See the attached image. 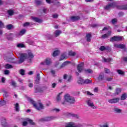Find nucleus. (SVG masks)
Returning <instances> with one entry per match:
<instances>
[{"instance_id":"obj_1","label":"nucleus","mask_w":127,"mask_h":127,"mask_svg":"<svg viewBox=\"0 0 127 127\" xmlns=\"http://www.w3.org/2000/svg\"><path fill=\"white\" fill-rule=\"evenodd\" d=\"M19 56L18 64H21V63H23V62H24V60L26 59L31 60L34 57L33 54H32L31 51H28L27 53L19 54Z\"/></svg>"},{"instance_id":"obj_2","label":"nucleus","mask_w":127,"mask_h":127,"mask_svg":"<svg viewBox=\"0 0 127 127\" xmlns=\"http://www.w3.org/2000/svg\"><path fill=\"white\" fill-rule=\"evenodd\" d=\"M66 102L69 104H75L76 103V100L75 98L70 96L69 94H66L64 96V101L62 103V105H66Z\"/></svg>"},{"instance_id":"obj_3","label":"nucleus","mask_w":127,"mask_h":127,"mask_svg":"<svg viewBox=\"0 0 127 127\" xmlns=\"http://www.w3.org/2000/svg\"><path fill=\"white\" fill-rule=\"evenodd\" d=\"M27 100L28 102H30L31 104H32L33 105V107L36 109V110H38V111H39V110H41L43 109L44 106L43 105H42L41 103H39L38 104H35V101H33L32 99L28 97Z\"/></svg>"},{"instance_id":"obj_4","label":"nucleus","mask_w":127,"mask_h":127,"mask_svg":"<svg viewBox=\"0 0 127 127\" xmlns=\"http://www.w3.org/2000/svg\"><path fill=\"white\" fill-rule=\"evenodd\" d=\"M87 104L88 105V107H90V108H91V109H93L94 110L97 109V106H95L94 102H93V101H92L91 99H88L87 100Z\"/></svg>"},{"instance_id":"obj_5","label":"nucleus","mask_w":127,"mask_h":127,"mask_svg":"<svg viewBox=\"0 0 127 127\" xmlns=\"http://www.w3.org/2000/svg\"><path fill=\"white\" fill-rule=\"evenodd\" d=\"M123 37L122 36H114L111 38V41H120L123 40Z\"/></svg>"},{"instance_id":"obj_6","label":"nucleus","mask_w":127,"mask_h":127,"mask_svg":"<svg viewBox=\"0 0 127 127\" xmlns=\"http://www.w3.org/2000/svg\"><path fill=\"white\" fill-rule=\"evenodd\" d=\"M41 65H50L51 64V59H46L44 62L41 63Z\"/></svg>"},{"instance_id":"obj_7","label":"nucleus","mask_w":127,"mask_h":127,"mask_svg":"<svg viewBox=\"0 0 127 127\" xmlns=\"http://www.w3.org/2000/svg\"><path fill=\"white\" fill-rule=\"evenodd\" d=\"M119 101H120V98H119L108 100V102L110 104H116V103H118Z\"/></svg>"},{"instance_id":"obj_8","label":"nucleus","mask_w":127,"mask_h":127,"mask_svg":"<svg viewBox=\"0 0 127 127\" xmlns=\"http://www.w3.org/2000/svg\"><path fill=\"white\" fill-rule=\"evenodd\" d=\"M53 120V117H45L40 120L41 122H49Z\"/></svg>"},{"instance_id":"obj_9","label":"nucleus","mask_w":127,"mask_h":127,"mask_svg":"<svg viewBox=\"0 0 127 127\" xmlns=\"http://www.w3.org/2000/svg\"><path fill=\"white\" fill-rule=\"evenodd\" d=\"M84 66V64L81 63L78 64L77 65V70L79 73H81L83 71V67Z\"/></svg>"},{"instance_id":"obj_10","label":"nucleus","mask_w":127,"mask_h":127,"mask_svg":"<svg viewBox=\"0 0 127 127\" xmlns=\"http://www.w3.org/2000/svg\"><path fill=\"white\" fill-rule=\"evenodd\" d=\"M114 46L116 48H121V49H125V48H126V45H125L124 44H114Z\"/></svg>"},{"instance_id":"obj_11","label":"nucleus","mask_w":127,"mask_h":127,"mask_svg":"<svg viewBox=\"0 0 127 127\" xmlns=\"http://www.w3.org/2000/svg\"><path fill=\"white\" fill-rule=\"evenodd\" d=\"M25 32H26V30L25 29L21 30L19 33L17 34V37H20V36H22V35L25 34Z\"/></svg>"},{"instance_id":"obj_12","label":"nucleus","mask_w":127,"mask_h":127,"mask_svg":"<svg viewBox=\"0 0 127 127\" xmlns=\"http://www.w3.org/2000/svg\"><path fill=\"white\" fill-rule=\"evenodd\" d=\"M115 5H116V3H111L105 7V9H110L111 7H115Z\"/></svg>"},{"instance_id":"obj_13","label":"nucleus","mask_w":127,"mask_h":127,"mask_svg":"<svg viewBox=\"0 0 127 127\" xmlns=\"http://www.w3.org/2000/svg\"><path fill=\"white\" fill-rule=\"evenodd\" d=\"M66 127H77V126L73 122H70L66 124L65 126Z\"/></svg>"},{"instance_id":"obj_14","label":"nucleus","mask_w":127,"mask_h":127,"mask_svg":"<svg viewBox=\"0 0 127 127\" xmlns=\"http://www.w3.org/2000/svg\"><path fill=\"white\" fill-rule=\"evenodd\" d=\"M32 19H33V20H34V21H36V22H38V23H41V22H42V20L37 17H32Z\"/></svg>"},{"instance_id":"obj_15","label":"nucleus","mask_w":127,"mask_h":127,"mask_svg":"<svg viewBox=\"0 0 127 127\" xmlns=\"http://www.w3.org/2000/svg\"><path fill=\"white\" fill-rule=\"evenodd\" d=\"M64 59H67V56H66L65 53L62 54L60 59V61H62V60H64Z\"/></svg>"},{"instance_id":"obj_16","label":"nucleus","mask_w":127,"mask_h":127,"mask_svg":"<svg viewBox=\"0 0 127 127\" xmlns=\"http://www.w3.org/2000/svg\"><path fill=\"white\" fill-rule=\"evenodd\" d=\"M68 64H71V62L66 61L62 64L61 68H64V67L67 66Z\"/></svg>"},{"instance_id":"obj_17","label":"nucleus","mask_w":127,"mask_h":127,"mask_svg":"<svg viewBox=\"0 0 127 127\" xmlns=\"http://www.w3.org/2000/svg\"><path fill=\"white\" fill-rule=\"evenodd\" d=\"M72 21H76V20H79L80 19V17L79 16H72L70 18Z\"/></svg>"},{"instance_id":"obj_18","label":"nucleus","mask_w":127,"mask_h":127,"mask_svg":"<svg viewBox=\"0 0 127 127\" xmlns=\"http://www.w3.org/2000/svg\"><path fill=\"white\" fill-rule=\"evenodd\" d=\"M2 93H3V97H4L5 98H6V97H8V93H7V91H6L4 89H2L1 90Z\"/></svg>"},{"instance_id":"obj_19","label":"nucleus","mask_w":127,"mask_h":127,"mask_svg":"<svg viewBox=\"0 0 127 127\" xmlns=\"http://www.w3.org/2000/svg\"><path fill=\"white\" fill-rule=\"evenodd\" d=\"M101 51H104V50H110L109 47L101 46L100 48Z\"/></svg>"},{"instance_id":"obj_20","label":"nucleus","mask_w":127,"mask_h":127,"mask_svg":"<svg viewBox=\"0 0 127 127\" xmlns=\"http://www.w3.org/2000/svg\"><path fill=\"white\" fill-rule=\"evenodd\" d=\"M111 31H108V32L107 34H105L102 35V38H107V37H109L111 35Z\"/></svg>"},{"instance_id":"obj_21","label":"nucleus","mask_w":127,"mask_h":127,"mask_svg":"<svg viewBox=\"0 0 127 127\" xmlns=\"http://www.w3.org/2000/svg\"><path fill=\"white\" fill-rule=\"evenodd\" d=\"M62 33V32L60 30H56L55 31L54 34L56 37H57V36H59Z\"/></svg>"},{"instance_id":"obj_22","label":"nucleus","mask_w":127,"mask_h":127,"mask_svg":"<svg viewBox=\"0 0 127 127\" xmlns=\"http://www.w3.org/2000/svg\"><path fill=\"white\" fill-rule=\"evenodd\" d=\"M103 60L104 61V62H111L112 61H113V59L112 58H108V59H106L104 57H103Z\"/></svg>"},{"instance_id":"obj_23","label":"nucleus","mask_w":127,"mask_h":127,"mask_svg":"<svg viewBox=\"0 0 127 127\" xmlns=\"http://www.w3.org/2000/svg\"><path fill=\"white\" fill-rule=\"evenodd\" d=\"M60 53V51L59 50H56L54 52L53 54V57H56Z\"/></svg>"},{"instance_id":"obj_24","label":"nucleus","mask_w":127,"mask_h":127,"mask_svg":"<svg viewBox=\"0 0 127 127\" xmlns=\"http://www.w3.org/2000/svg\"><path fill=\"white\" fill-rule=\"evenodd\" d=\"M117 72L119 75H121V76H125V71L121 69L117 70Z\"/></svg>"},{"instance_id":"obj_25","label":"nucleus","mask_w":127,"mask_h":127,"mask_svg":"<svg viewBox=\"0 0 127 127\" xmlns=\"http://www.w3.org/2000/svg\"><path fill=\"white\" fill-rule=\"evenodd\" d=\"M127 98V94L124 93L121 96V100H122V101H124V100H126Z\"/></svg>"},{"instance_id":"obj_26","label":"nucleus","mask_w":127,"mask_h":127,"mask_svg":"<svg viewBox=\"0 0 127 127\" xmlns=\"http://www.w3.org/2000/svg\"><path fill=\"white\" fill-rule=\"evenodd\" d=\"M77 83H78V84H80L81 85L84 84V79H82L81 77H79L78 78Z\"/></svg>"},{"instance_id":"obj_27","label":"nucleus","mask_w":127,"mask_h":127,"mask_svg":"<svg viewBox=\"0 0 127 127\" xmlns=\"http://www.w3.org/2000/svg\"><path fill=\"white\" fill-rule=\"evenodd\" d=\"M91 36H92V35L90 33L87 34L86 35L87 41H88V42H90V41H91Z\"/></svg>"},{"instance_id":"obj_28","label":"nucleus","mask_w":127,"mask_h":127,"mask_svg":"<svg viewBox=\"0 0 127 127\" xmlns=\"http://www.w3.org/2000/svg\"><path fill=\"white\" fill-rule=\"evenodd\" d=\"M118 8H119V9H127V5L119 6Z\"/></svg>"},{"instance_id":"obj_29","label":"nucleus","mask_w":127,"mask_h":127,"mask_svg":"<svg viewBox=\"0 0 127 127\" xmlns=\"http://www.w3.org/2000/svg\"><path fill=\"white\" fill-rule=\"evenodd\" d=\"M15 109L16 112H19V105L18 103H16L15 104Z\"/></svg>"},{"instance_id":"obj_30","label":"nucleus","mask_w":127,"mask_h":127,"mask_svg":"<svg viewBox=\"0 0 127 127\" xmlns=\"http://www.w3.org/2000/svg\"><path fill=\"white\" fill-rule=\"evenodd\" d=\"M68 55L69 56H75L76 55V53L73 52L72 51H70L68 52Z\"/></svg>"},{"instance_id":"obj_31","label":"nucleus","mask_w":127,"mask_h":127,"mask_svg":"<svg viewBox=\"0 0 127 127\" xmlns=\"http://www.w3.org/2000/svg\"><path fill=\"white\" fill-rule=\"evenodd\" d=\"M99 81H102V80L104 79V74H100L98 78Z\"/></svg>"},{"instance_id":"obj_32","label":"nucleus","mask_w":127,"mask_h":127,"mask_svg":"<svg viewBox=\"0 0 127 127\" xmlns=\"http://www.w3.org/2000/svg\"><path fill=\"white\" fill-rule=\"evenodd\" d=\"M39 80H40V75L39 74V73H38L37 74V77H36V79L35 80V82L38 83V82H39Z\"/></svg>"},{"instance_id":"obj_33","label":"nucleus","mask_w":127,"mask_h":127,"mask_svg":"<svg viewBox=\"0 0 127 127\" xmlns=\"http://www.w3.org/2000/svg\"><path fill=\"white\" fill-rule=\"evenodd\" d=\"M122 92V89H121V88H117L116 89V92H115V95H119V94H120V93H121Z\"/></svg>"},{"instance_id":"obj_34","label":"nucleus","mask_w":127,"mask_h":127,"mask_svg":"<svg viewBox=\"0 0 127 127\" xmlns=\"http://www.w3.org/2000/svg\"><path fill=\"white\" fill-rule=\"evenodd\" d=\"M5 68L6 69H11V68H12V65L9 64H6L5 65Z\"/></svg>"},{"instance_id":"obj_35","label":"nucleus","mask_w":127,"mask_h":127,"mask_svg":"<svg viewBox=\"0 0 127 127\" xmlns=\"http://www.w3.org/2000/svg\"><path fill=\"white\" fill-rule=\"evenodd\" d=\"M92 83V80H90L88 79H85L84 80V84H90Z\"/></svg>"},{"instance_id":"obj_36","label":"nucleus","mask_w":127,"mask_h":127,"mask_svg":"<svg viewBox=\"0 0 127 127\" xmlns=\"http://www.w3.org/2000/svg\"><path fill=\"white\" fill-rule=\"evenodd\" d=\"M86 73H88V74H92L93 73V70L91 69H87L85 70Z\"/></svg>"},{"instance_id":"obj_37","label":"nucleus","mask_w":127,"mask_h":127,"mask_svg":"<svg viewBox=\"0 0 127 127\" xmlns=\"http://www.w3.org/2000/svg\"><path fill=\"white\" fill-rule=\"evenodd\" d=\"M17 47L18 48H23L24 47V44H18L17 45Z\"/></svg>"},{"instance_id":"obj_38","label":"nucleus","mask_w":127,"mask_h":127,"mask_svg":"<svg viewBox=\"0 0 127 127\" xmlns=\"http://www.w3.org/2000/svg\"><path fill=\"white\" fill-rule=\"evenodd\" d=\"M26 121H27V122H29V124H30V125H32V126H33V125H34V123H33V121L31 120H29V119L27 118L26 119Z\"/></svg>"},{"instance_id":"obj_39","label":"nucleus","mask_w":127,"mask_h":127,"mask_svg":"<svg viewBox=\"0 0 127 127\" xmlns=\"http://www.w3.org/2000/svg\"><path fill=\"white\" fill-rule=\"evenodd\" d=\"M6 103H5V101H0V107L1 106H4V105H5Z\"/></svg>"},{"instance_id":"obj_40","label":"nucleus","mask_w":127,"mask_h":127,"mask_svg":"<svg viewBox=\"0 0 127 127\" xmlns=\"http://www.w3.org/2000/svg\"><path fill=\"white\" fill-rule=\"evenodd\" d=\"M35 2L37 5H39V4H41L42 1H41V0H37L35 1Z\"/></svg>"},{"instance_id":"obj_41","label":"nucleus","mask_w":127,"mask_h":127,"mask_svg":"<svg viewBox=\"0 0 127 127\" xmlns=\"http://www.w3.org/2000/svg\"><path fill=\"white\" fill-rule=\"evenodd\" d=\"M8 14L9 15H13V10H9L8 11Z\"/></svg>"},{"instance_id":"obj_42","label":"nucleus","mask_w":127,"mask_h":127,"mask_svg":"<svg viewBox=\"0 0 127 127\" xmlns=\"http://www.w3.org/2000/svg\"><path fill=\"white\" fill-rule=\"evenodd\" d=\"M115 111L116 112V113H122V110L119 108H116L115 109Z\"/></svg>"},{"instance_id":"obj_43","label":"nucleus","mask_w":127,"mask_h":127,"mask_svg":"<svg viewBox=\"0 0 127 127\" xmlns=\"http://www.w3.org/2000/svg\"><path fill=\"white\" fill-rule=\"evenodd\" d=\"M61 93H60L57 97V100L58 101V102H59V101H61V97L60 96V95H61Z\"/></svg>"},{"instance_id":"obj_44","label":"nucleus","mask_w":127,"mask_h":127,"mask_svg":"<svg viewBox=\"0 0 127 127\" xmlns=\"http://www.w3.org/2000/svg\"><path fill=\"white\" fill-rule=\"evenodd\" d=\"M19 73L21 75H22V76H23V75H24V70L23 69H21L19 71Z\"/></svg>"},{"instance_id":"obj_45","label":"nucleus","mask_w":127,"mask_h":127,"mask_svg":"<svg viewBox=\"0 0 127 127\" xmlns=\"http://www.w3.org/2000/svg\"><path fill=\"white\" fill-rule=\"evenodd\" d=\"M7 29H11L12 28V25L11 24H9L6 26Z\"/></svg>"},{"instance_id":"obj_46","label":"nucleus","mask_w":127,"mask_h":127,"mask_svg":"<svg viewBox=\"0 0 127 127\" xmlns=\"http://www.w3.org/2000/svg\"><path fill=\"white\" fill-rule=\"evenodd\" d=\"M11 85L13 87H16V83L14 81H11Z\"/></svg>"},{"instance_id":"obj_47","label":"nucleus","mask_w":127,"mask_h":127,"mask_svg":"<svg viewBox=\"0 0 127 127\" xmlns=\"http://www.w3.org/2000/svg\"><path fill=\"white\" fill-rule=\"evenodd\" d=\"M110 29V27H105L103 29V31H108Z\"/></svg>"},{"instance_id":"obj_48","label":"nucleus","mask_w":127,"mask_h":127,"mask_svg":"<svg viewBox=\"0 0 127 127\" xmlns=\"http://www.w3.org/2000/svg\"><path fill=\"white\" fill-rule=\"evenodd\" d=\"M105 72L107 73V74H109V73L111 72V70H110L109 68H105Z\"/></svg>"},{"instance_id":"obj_49","label":"nucleus","mask_w":127,"mask_h":127,"mask_svg":"<svg viewBox=\"0 0 127 127\" xmlns=\"http://www.w3.org/2000/svg\"><path fill=\"white\" fill-rule=\"evenodd\" d=\"M4 73L5 74V75H8L9 74V70H5L4 71Z\"/></svg>"},{"instance_id":"obj_50","label":"nucleus","mask_w":127,"mask_h":127,"mask_svg":"<svg viewBox=\"0 0 127 127\" xmlns=\"http://www.w3.org/2000/svg\"><path fill=\"white\" fill-rule=\"evenodd\" d=\"M113 80V78L110 77V78H106V81H108V82H110Z\"/></svg>"},{"instance_id":"obj_51","label":"nucleus","mask_w":127,"mask_h":127,"mask_svg":"<svg viewBox=\"0 0 127 127\" xmlns=\"http://www.w3.org/2000/svg\"><path fill=\"white\" fill-rule=\"evenodd\" d=\"M12 35V34H11L9 36V37L8 36L7 37L8 40H11V39H12V36H11Z\"/></svg>"},{"instance_id":"obj_52","label":"nucleus","mask_w":127,"mask_h":127,"mask_svg":"<svg viewBox=\"0 0 127 127\" xmlns=\"http://www.w3.org/2000/svg\"><path fill=\"white\" fill-rule=\"evenodd\" d=\"M117 19H116V18L113 19H112V23H113V24H115V23H116V22H117Z\"/></svg>"},{"instance_id":"obj_53","label":"nucleus","mask_w":127,"mask_h":127,"mask_svg":"<svg viewBox=\"0 0 127 127\" xmlns=\"http://www.w3.org/2000/svg\"><path fill=\"white\" fill-rule=\"evenodd\" d=\"M101 127H109V124L107 123L106 124L101 125Z\"/></svg>"},{"instance_id":"obj_54","label":"nucleus","mask_w":127,"mask_h":127,"mask_svg":"<svg viewBox=\"0 0 127 127\" xmlns=\"http://www.w3.org/2000/svg\"><path fill=\"white\" fill-rule=\"evenodd\" d=\"M1 123L2 125V126H3V124H6V122H5V119H3L1 121Z\"/></svg>"},{"instance_id":"obj_55","label":"nucleus","mask_w":127,"mask_h":127,"mask_svg":"<svg viewBox=\"0 0 127 127\" xmlns=\"http://www.w3.org/2000/svg\"><path fill=\"white\" fill-rule=\"evenodd\" d=\"M29 25V22H26L23 24V26H28Z\"/></svg>"},{"instance_id":"obj_56","label":"nucleus","mask_w":127,"mask_h":127,"mask_svg":"<svg viewBox=\"0 0 127 127\" xmlns=\"http://www.w3.org/2000/svg\"><path fill=\"white\" fill-rule=\"evenodd\" d=\"M51 72L52 74V75H53V76L55 75V70H52Z\"/></svg>"},{"instance_id":"obj_57","label":"nucleus","mask_w":127,"mask_h":127,"mask_svg":"<svg viewBox=\"0 0 127 127\" xmlns=\"http://www.w3.org/2000/svg\"><path fill=\"white\" fill-rule=\"evenodd\" d=\"M22 125L23 126V127H25V126L27 125V122H23Z\"/></svg>"},{"instance_id":"obj_58","label":"nucleus","mask_w":127,"mask_h":127,"mask_svg":"<svg viewBox=\"0 0 127 127\" xmlns=\"http://www.w3.org/2000/svg\"><path fill=\"white\" fill-rule=\"evenodd\" d=\"M53 17L54 18H57V17H58V14H54V15H53Z\"/></svg>"},{"instance_id":"obj_59","label":"nucleus","mask_w":127,"mask_h":127,"mask_svg":"<svg viewBox=\"0 0 127 127\" xmlns=\"http://www.w3.org/2000/svg\"><path fill=\"white\" fill-rule=\"evenodd\" d=\"M28 87L29 88H32V87H33V84L32 83H29L28 85Z\"/></svg>"},{"instance_id":"obj_60","label":"nucleus","mask_w":127,"mask_h":127,"mask_svg":"<svg viewBox=\"0 0 127 127\" xmlns=\"http://www.w3.org/2000/svg\"><path fill=\"white\" fill-rule=\"evenodd\" d=\"M71 78H72V77L71 76H69L68 77L67 82H70L71 81Z\"/></svg>"},{"instance_id":"obj_61","label":"nucleus","mask_w":127,"mask_h":127,"mask_svg":"<svg viewBox=\"0 0 127 127\" xmlns=\"http://www.w3.org/2000/svg\"><path fill=\"white\" fill-rule=\"evenodd\" d=\"M1 82L2 83H4V82H5V78L4 77L1 78Z\"/></svg>"},{"instance_id":"obj_62","label":"nucleus","mask_w":127,"mask_h":127,"mask_svg":"<svg viewBox=\"0 0 127 127\" xmlns=\"http://www.w3.org/2000/svg\"><path fill=\"white\" fill-rule=\"evenodd\" d=\"M52 87V88H55L56 87V83H53Z\"/></svg>"},{"instance_id":"obj_63","label":"nucleus","mask_w":127,"mask_h":127,"mask_svg":"<svg viewBox=\"0 0 127 127\" xmlns=\"http://www.w3.org/2000/svg\"><path fill=\"white\" fill-rule=\"evenodd\" d=\"M94 91V92H95V93H97V92H98V87L95 88Z\"/></svg>"},{"instance_id":"obj_64","label":"nucleus","mask_w":127,"mask_h":127,"mask_svg":"<svg viewBox=\"0 0 127 127\" xmlns=\"http://www.w3.org/2000/svg\"><path fill=\"white\" fill-rule=\"evenodd\" d=\"M123 60L124 61H125V62H127V57H125L123 58Z\"/></svg>"}]
</instances>
